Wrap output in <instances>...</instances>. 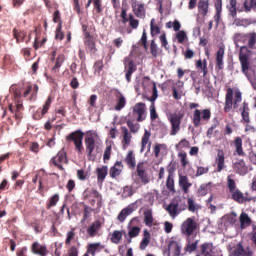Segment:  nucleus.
Here are the masks:
<instances>
[{"label":"nucleus","mask_w":256,"mask_h":256,"mask_svg":"<svg viewBox=\"0 0 256 256\" xmlns=\"http://www.w3.org/2000/svg\"><path fill=\"white\" fill-rule=\"evenodd\" d=\"M243 101V93L241 90L229 87L226 90L225 102H224V113H230L231 109H239V103Z\"/></svg>","instance_id":"nucleus-1"},{"label":"nucleus","mask_w":256,"mask_h":256,"mask_svg":"<svg viewBox=\"0 0 256 256\" xmlns=\"http://www.w3.org/2000/svg\"><path fill=\"white\" fill-rule=\"evenodd\" d=\"M211 121V109L205 108L203 110L195 109L192 115V122L194 127H201L204 123Z\"/></svg>","instance_id":"nucleus-2"},{"label":"nucleus","mask_w":256,"mask_h":256,"mask_svg":"<svg viewBox=\"0 0 256 256\" xmlns=\"http://www.w3.org/2000/svg\"><path fill=\"white\" fill-rule=\"evenodd\" d=\"M83 197L85 201H89L92 207H95V205L97 209H101V207H103V196L96 189H86L83 192Z\"/></svg>","instance_id":"nucleus-3"},{"label":"nucleus","mask_w":256,"mask_h":256,"mask_svg":"<svg viewBox=\"0 0 256 256\" xmlns=\"http://www.w3.org/2000/svg\"><path fill=\"white\" fill-rule=\"evenodd\" d=\"M185 117L183 111H177L168 115V121L171 125L170 135L175 136L181 131V121Z\"/></svg>","instance_id":"nucleus-4"},{"label":"nucleus","mask_w":256,"mask_h":256,"mask_svg":"<svg viewBox=\"0 0 256 256\" xmlns=\"http://www.w3.org/2000/svg\"><path fill=\"white\" fill-rule=\"evenodd\" d=\"M83 137H85V133L81 130H76L66 136V141L74 143L78 155H83Z\"/></svg>","instance_id":"nucleus-5"},{"label":"nucleus","mask_w":256,"mask_h":256,"mask_svg":"<svg viewBox=\"0 0 256 256\" xmlns=\"http://www.w3.org/2000/svg\"><path fill=\"white\" fill-rule=\"evenodd\" d=\"M181 202L182 200L180 197L174 198L166 207V211L169 213L172 219H175L177 215L181 214L182 211H185V209H187V205L182 204Z\"/></svg>","instance_id":"nucleus-6"},{"label":"nucleus","mask_w":256,"mask_h":256,"mask_svg":"<svg viewBox=\"0 0 256 256\" xmlns=\"http://www.w3.org/2000/svg\"><path fill=\"white\" fill-rule=\"evenodd\" d=\"M84 144L86 147V155L88 157V161H95L97 159V154H95V151L99 149L97 140H95L93 136H86L84 139Z\"/></svg>","instance_id":"nucleus-7"},{"label":"nucleus","mask_w":256,"mask_h":256,"mask_svg":"<svg viewBox=\"0 0 256 256\" xmlns=\"http://www.w3.org/2000/svg\"><path fill=\"white\" fill-rule=\"evenodd\" d=\"M67 163H69V159H67V152H65L64 149L60 150L49 162L51 167L54 166L56 169H59V171H65L63 165H67Z\"/></svg>","instance_id":"nucleus-8"},{"label":"nucleus","mask_w":256,"mask_h":256,"mask_svg":"<svg viewBox=\"0 0 256 256\" xmlns=\"http://www.w3.org/2000/svg\"><path fill=\"white\" fill-rule=\"evenodd\" d=\"M138 115L136 121L141 123L147 119V106L143 102H138L134 105L132 113L128 114L129 118L135 117Z\"/></svg>","instance_id":"nucleus-9"},{"label":"nucleus","mask_w":256,"mask_h":256,"mask_svg":"<svg viewBox=\"0 0 256 256\" xmlns=\"http://www.w3.org/2000/svg\"><path fill=\"white\" fill-rule=\"evenodd\" d=\"M181 233L182 235H185L186 237H191L197 230V222H195V219L193 218H187L182 224H181Z\"/></svg>","instance_id":"nucleus-10"},{"label":"nucleus","mask_w":256,"mask_h":256,"mask_svg":"<svg viewBox=\"0 0 256 256\" xmlns=\"http://www.w3.org/2000/svg\"><path fill=\"white\" fill-rule=\"evenodd\" d=\"M51 103H53V98L49 96L42 108H38L37 111L33 114V119L35 121H41V119L47 115L49 109H51Z\"/></svg>","instance_id":"nucleus-11"},{"label":"nucleus","mask_w":256,"mask_h":256,"mask_svg":"<svg viewBox=\"0 0 256 256\" xmlns=\"http://www.w3.org/2000/svg\"><path fill=\"white\" fill-rule=\"evenodd\" d=\"M136 175L140 179L142 185H147V183L151 181L149 179V174L147 173L145 162H138L136 166Z\"/></svg>","instance_id":"nucleus-12"},{"label":"nucleus","mask_w":256,"mask_h":256,"mask_svg":"<svg viewBox=\"0 0 256 256\" xmlns=\"http://www.w3.org/2000/svg\"><path fill=\"white\" fill-rule=\"evenodd\" d=\"M84 45L86 51H88L90 55H95V53H97V44L95 43V37H93V35H91V33L89 32H85Z\"/></svg>","instance_id":"nucleus-13"},{"label":"nucleus","mask_w":256,"mask_h":256,"mask_svg":"<svg viewBox=\"0 0 256 256\" xmlns=\"http://www.w3.org/2000/svg\"><path fill=\"white\" fill-rule=\"evenodd\" d=\"M8 111L14 115L16 121H21L23 119V102L13 101L8 105Z\"/></svg>","instance_id":"nucleus-14"},{"label":"nucleus","mask_w":256,"mask_h":256,"mask_svg":"<svg viewBox=\"0 0 256 256\" xmlns=\"http://www.w3.org/2000/svg\"><path fill=\"white\" fill-rule=\"evenodd\" d=\"M239 61L242 67V73L247 77V79L252 83L251 74H249V67H251V63L249 62V55L243 54L242 52L239 55Z\"/></svg>","instance_id":"nucleus-15"},{"label":"nucleus","mask_w":256,"mask_h":256,"mask_svg":"<svg viewBox=\"0 0 256 256\" xmlns=\"http://www.w3.org/2000/svg\"><path fill=\"white\" fill-rule=\"evenodd\" d=\"M132 11L138 19H145L147 11L145 10V4L137 0L132 1L131 3Z\"/></svg>","instance_id":"nucleus-16"},{"label":"nucleus","mask_w":256,"mask_h":256,"mask_svg":"<svg viewBox=\"0 0 256 256\" xmlns=\"http://www.w3.org/2000/svg\"><path fill=\"white\" fill-rule=\"evenodd\" d=\"M230 193L233 201H236V203H239L240 205H242V203H247V201H253V197H247V193L243 194L239 189Z\"/></svg>","instance_id":"nucleus-17"},{"label":"nucleus","mask_w":256,"mask_h":256,"mask_svg":"<svg viewBox=\"0 0 256 256\" xmlns=\"http://www.w3.org/2000/svg\"><path fill=\"white\" fill-rule=\"evenodd\" d=\"M134 211H137V205L135 203L129 204L126 208L122 209L118 214L117 219L120 223H124L125 219L131 215Z\"/></svg>","instance_id":"nucleus-18"},{"label":"nucleus","mask_w":256,"mask_h":256,"mask_svg":"<svg viewBox=\"0 0 256 256\" xmlns=\"http://www.w3.org/2000/svg\"><path fill=\"white\" fill-rule=\"evenodd\" d=\"M135 221L139 223V218H132L127 226L128 234H126V236L130 237V239H135V237H139V234L141 233V228H139L138 226H132Z\"/></svg>","instance_id":"nucleus-19"},{"label":"nucleus","mask_w":256,"mask_h":256,"mask_svg":"<svg viewBox=\"0 0 256 256\" xmlns=\"http://www.w3.org/2000/svg\"><path fill=\"white\" fill-rule=\"evenodd\" d=\"M181 242L170 240L168 244V256H181Z\"/></svg>","instance_id":"nucleus-20"},{"label":"nucleus","mask_w":256,"mask_h":256,"mask_svg":"<svg viewBox=\"0 0 256 256\" xmlns=\"http://www.w3.org/2000/svg\"><path fill=\"white\" fill-rule=\"evenodd\" d=\"M65 54H58L54 61V66L51 69V74L54 75L55 77H57V75H59L60 73V69L63 65V63H65Z\"/></svg>","instance_id":"nucleus-21"},{"label":"nucleus","mask_w":256,"mask_h":256,"mask_svg":"<svg viewBox=\"0 0 256 256\" xmlns=\"http://www.w3.org/2000/svg\"><path fill=\"white\" fill-rule=\"evenodd\" d=\"M234 256H253V250L251 247H243V243L239 242L233 251Z\"/></svg>","instance_id":"nucleus-22"},{"label":"nucleus","mask_w":256,"mask_h":256,"mask_svg":"<svg viewBox=\"0 0 256 256\" xmlns=\"http://www.w3.org/2000/svg\"><path fill=\"white\" fill-rule=\"evenodd\" d=\"M37 93H39V86L35 84L34 86L28 85L23 93V97L27 99L29 97V101H35L37 99Z\"/></svg>","instance_id":"nucleus-23"},{"label":"nucleus","mask_w":256,"mask_h":256,"mask_svg":"<svg viewBox=\"0 0 256 256\" xmlns=\"http://www.w3.org/2000/svg\"><path fill=\"white\" fill-rule=\"evenodd\" d=\"M31 252L34 253V255H39V256L49 255V250H47V246L41 245L39 242H34L32 244Z\"/></svg>","instance_id":"nucleus-24"},{"label":"nucleus","mask_w":256,"mask_h":256,"mask_svg":"<svg viewBox=\"0 0 256 256\" xmlns=\"http://www.w3.org/2000/svg\"><path fill=\"white\" fill-rule=\"evenodd\" d=\"M121 131H122V149H127V147H129V145H131V139H133V135H131V132L129 131V129L125 126L121 127Z\"/></svg>","instance_id":"nucleus-25"},{"label":"nucleus","mask_w":256,"mask_h":256,"mask_svg":"<svg viewBox=\"0 0 256 256\" xmlns=\"http://www.w3.org/2000/svg\"><path fill=\"white\" fill-rule=\"evenodd\" d=\"M123 162L116 161L115 164L110 168L109 175L112 179H117L121 173H123Z\"/></svg>","instance_id":"nucleus-26"},{"label":"nucleus","mask_w":256,"mask_h":256,"mask_svg":"<svg viewBox=\"0 0 256 256\" xmlns=\"http://www.w3.org/2000/svg\"><path fill=\"white\" fill-rule=\"evenodd\" d=\"M178 185H179L180 189H182L183 193L187 194V193H189V188L193 184L191 182H189V177H187V175L179 174Z\"/></svg>","instance_id":"nucleus-27"},{"label":"nucleus","mask_w":256,"mask_h":256,"mask_svg":"<svg viewBox=\"0 0 256 256\" xmlns=\"http://www.w3.org/2000/svg\"><path fill=\"white\" fill-rule=\"evenodd\" d=\"M124 163H126L128 169H135L137 167V159L135 158V152L133 150L128 151L126 157L124 158Z\"/></svg>","instance_id":"nucleus-28"},{"label":"nucleus","mask_w":256,"mask_h":256,"mask_svg":"<svg viewBox=\"0 0 256 256\" xmlns=\"http://www.w3.org/2000/svg\"><path fill=\"white\" fill-rule=\"evenodd\" d=\"M123 235L124 237H127L125 230H114L110 235L111 243H114V245H119L123 239Z\"/></svg>","instance_id":"nucleus-29"},{"label":"nucleus","mask_w":256,"mask_h":256,"mask_svg":"<svg viewBox=\"0 0 256 256\" xmlns=\"http://www.w3.org/2000/svg\"><path fill=\"white\" fill-rule=\"evenodd\" d=\"M215 163L217 165V172L221 173L225 169V152L223 150H218Z\"/></svg>","instance_id":"nucleus-30"},{"label":"nucleus","mask_w":256,"mask_h":256,"mask_svg":"<svg viewBox=\"0 0 256 256\" xmlns=\"http://www.w3.org/2000/svg\"><path fill=\"white\" fill-rule=\"evenodd\" d=\"M99 231H101V221L96 220L88 227L87 234L89 237H97Z\"/></svg>","instance_id":"nucleus-31"},{"label":"nucleus","mask_w":256,"mask_h":256,"mask_svg":"<svg viewBox=\"0 0 256 256\" xmlns=\"http://www.w3.org/2000/svg\"><path fill=\"white\" fill-rule=\"evenodd\" d=\"M250 111H251V109L249 108V103L244 101L242 103V107L240 108L242 121H244V123H251V118L249 117Z\"/></svg>","instance_id":"nucleus-32"},{"label":"nucleus","mask_w":256,"mask_h":256,"mask_svg":"<svg viewBox=\"0 0 256 256\" xmlns=\"http://www.w3.org/2000/svg\"><path fill=\"white\" fill-rule=\"evenodd\" d=\"M109 174V168L107 166H102L96 168V175L98 183H104L107 175Z\"/></svg>","instance_id":"nucleus-33"},{"label":"nucleus","mask_w":256,"mask_h":256,"mask_svg":"<svg viewBox=\"0 0 256 256\" xmlns=\"http://www.w3.org/2000/svg\"><path fill=\"white\" fill-rule=\"evenodd\" d=\"M223 57H225V48L220 47L216 52V69L219 71L223 70L224 67Z\"/></svg>","instance_id":"nucleus-34"},{"label":"nucleus","mask_w":256,"mask_h":256,"mask_svg":"<svg viewBox=\"0 0 256 256\" xmlns=\"http://www.w3.org/2000/svg\"><path fill=\"white\" fill-rule=\"evenodd\" d=\"M149 139H151V132H149V130H145L141 140V149H140L141 153L145 151V147H147V145H148V151H151V142H149Z\"/></svg>","instance_id":"nucleus-35"},{"label":"nucleus","mask_w":256,"mask_h":256,"mask_svg":"<svg viewBox=\"0 0 256 256\" xmlns=\"http://www.w3.org/2000/svg\"><path fill=\"white\" fill-rule=\"evenodd\" d=\"M149 243H151V233L146 229L143 232V238L140 242V250L145 251L149 247Z\"/></svg>","instance_id":"nucleus-36"},{"label":"nucleus","mask_w":256,"mask_h":256,"mask_svg":"<svg viewBox=\"0 0 256 256\" xmlns=\"http://www.w3.org/2000/svg\"><path fill=\"white\" fill-rule=\"evenodd\" d=\"M234 169L238 175H247V171H249L244 160L234 163Z\"/></svg>","instance_id":"nucleus-37"},{"label":"nucleus","mask_w":256,"mask_h":256,"mask_svg":"<svg viewBox=\"0 0 256 256\" xmlns=\"http://www.w3.org/2000/svg\"><path fill=\"white\" fill-rule=\"evenodd\" d=\"M198 11L202 17H207L209 13V0H199Z\"/></svg>","instance_id":"nucleus-38"},{"label":"nucleus","mask_w":256,"mask_h":256,"mask_svg":"<svg viewBox=\"0 0 256 256\" xmlns=\"http://www.w3.org/2000/svg\"><path fill=\"white\" fill-rule=\"evenodd\" d=\"M234 147L236 151V155L239 157H245V151H243V139L241 137H236L234 140Z\"/></svg>","instance_id":"nucleus-39"},{"label":"nucleus","mask_w":256,"mask_h":256,"mask_svg":"<svg viewBox=\"0 0 256 256\" xmlns=\"http://www.w3.org/2000/svg\"><path fill=\"white\" fill-rule=\"evenodd\" d=\"M200 253L204 256H213V243L205 242L200 246Z\"/></svg>","instance_id":"nucleus-40"},{"label":"nucleus","mask_w":256,"mask_h":256,"mask_svg":"<svg viewBox=\"0 0 256 256\" xmlns=\"http://www.w3.org/2000/svg\"><path fill=\"white\" fill-rule=\"evenodd\" d=\"M102 249H105V245H101L100 242L91 243L87 247V253L89 255L95 256L96 251H102Z\"/></svg>","instance_id":"nucleus-41"},{"label":"nucleus","mask_w":256,"mask_h":256,"mask_svg":"<svg viewBox=\"0 0 256 256\" xmlns=\"http://www.w3.org/2000/svg\"><path fill=\"white\" fill-rule=\"evenodd\" d=\"M135 71H137V65H135V62L133 60L128 61V69L125 74L126 81L128 83H131V76Z\"/></svg>","instance_id":"nucleus-42"},{"label":"nucleus","mask_w":256,"mask_h":256,"mask_svg":"<svg viewBox=\"0 0 256 256\" xmlns=\"http://www.w3.org/2000/svg\"><path fill=\"white\" fill-rule=\"evenodd\" d=\"M249 49H256V32H249L244 35Z\"/></svg>","instance_id":"nucleus-43"},{"label":"nucleus","mask_w":256,"mask_h":256,"mask_svg":"<svg viewBox=\"0 0 256 256\" xmlns=\"http://www.w3.org/2000/svg\"><path fill=\"white\" fill-rule=\"evenodd\" d=\"M199 245V240H196L195 242L191 243V238H187V244L184 247V254L186 253H193L197 251V247Z\"/></svg>","instance_id":"nucleus-44"},{"label":"nucleus","mask_w":256,"mask_h":256,"mask_svg":"<svg viewBox=\"0 0 256 256\" xmlns=\"http://www.w3.org/2000/svg\"><path fill=\"white\" fill-rule=\"evenodd\" d=\"M229 4L227 5V9L229 11L230 17L232 19L237 18V0H228Z\"/></svg>","instance_id":"nucleus-45"},{"label":"nucleus","mask_w":256,"mask_h":256,"mask_svg":"<svg viewBox=\"0 0 256 256\" xmlns=\"http://www.w3.org/2000/svg\"><path fill=\"white\" fill-rule=\"evenodd\" d=\"M135 117H132L126 121L127 127L130 129V133H139L141 125L139 123H134Z\"/></svg>","instance_id":"nucleus-46"},{"label":"nucleus","mask_w":256,"mask_h":256,"mask_svg":"<svg viewBox=\"0 0 256 256\" xmlns=\"http://www.w3.org/2000/svg\"><path fill=\"white\" fill-rule=\"evenodd\" d=\"M196 69H199L200 71H202L203 77H207V73H209V69L207 68V59L197 60Z\"/></svg>","instance_id":"nucleus-47"},{"label":"nucleus","mask_w":256,"mask_h":256,"mask_svg":"<svg viewBox=\"0 0 256 256\" xmlns=\"http://www.w3.org/2000/svg\"><path fill=\"white\" fill-rule=\"evenodd\" d=\"M12 33L17 43H23V41H25V38L27 37V32H23L21 30H18L17 28H14Z\"/></svg>","instance_id":"nucleus-48"},{"label":"nucleus","mask_w":256,"mask_h":256,"mask_svg":"<svg viewBox=\"0 0 256 256\" xmlns=\"http://www.w3.org/2000/svg\"><path fill=\"white\" fill-rule=\"evenodd\" d=\"M125 105H127V99L125 98V96L123 94H120L118 96V100L116 102L114 109H115V111H121V109H123L125 107Z\"/></svg>","instance_id":"nucleus-49"},{"label":"nucleus","mask_w":256,"mask_h":256,"mask_svg":"<svg viewBox=\"0 0 256 256\" xmlns=\"http://www.w3.org/2000/svg\"><path fill=\"white\" fill-rule=\"evenodd\" d=\"M144 223L147 227H153V212L151 210L144 211Z\"/></svg>","instance_id":"nucleus-50"},{"label":"nucleus","mask_w":256,"mask_h":256,"mask_svg":"<svg viewBox=\"0 0 256 256\" xmlns=\"http://www.w3.org/2000/svg\"><path fill=\"white\" fill-rule=\"evenodd\" d=\"M251 225V218H249V215L247 213L243 212L240 215V227L241 229H245V227Z\"/></svg>","instance_id":"nucleus-51"},{"label":"nucleus","mask_w":256,"mask_h":256,"mask_svg":"<svg viewBox=\"0 0 256 256\" xmlns=\"http://www.w3.org/2000/svg\"><path fill=\"white\" fill-rule=\"evenodd\" d=\"M59 203V194L52 195L47 203H46V209H51V207H55Z\"/></svg>","instance_id":"nucleus-52"},{"label":"nucleus","mask_w":256,"mask_h":256,"mask_svg":"<svg viewBox=\"0 0 256 256\" xmlns=\"http://www.w3.org/2000/svg\"><path fill=\"white\" fill-rule=\"evenodd\" d=\"M62 29L63 23L60 22L55 31V39H58V41H63V39H65V34L63 33Z\"/></svg>","instance_id":"nucleus-53"},{"label":"nucleus","mask_w":256,"mask_h":256,"mask_svg":"<svg viewBox=\"0 0 256 256\" xmlns=\"http://www.w3.org/2000/svg\"><path fill=\"white\" fill-rule=\"evenodd\" d=\"M166 187L170 193H175V179L174 176H168L166 180Z\"/></svg>","instance_id":"nucleus-54"},{"label":"nucleus","mask_w":256,"mask_h":256,"mask_svg":"<svg viewBox=\"0 0 256 256\" xmlns=\"http://www.w3.org/2000/svg\"><path fill=\"white\" fill-rule=\"evenodd\" d=\"M215 9L216 13L214 15V21L216 22V25H219V22L221 21V11H223V4H216Z\"/></svg>","instance_id":"nucleus-55"},{"label":"nucleus","mask_w":256,"mask_h":256,"mask_svg":"<svg viewBox=\"0 0 256 256\" xmlns=\"http://www.w3.org/2000/svg\"><path fill=\"white\" fill-rule=\"evenodd\" d=\"M256 0H245L244 1V11L245 13H249L251 9H255Z\"/></svg>","instance_id":"nucleus-56"},{"label":"nucleus","mask_w":256,"mask_h":256,"mask_svg":"<svg viewBox=\"0 0 256 256\" xmlns=\"http://www.w3.org/2000/svg\"><path fill=\"white\" fill-rule=\"evenodd\" d=\"M11 91L13 93V101L22 102L21 97H23V92L21 91V89L12 88Z\"/></svg>","instance_id":"nucleus-57"},{"label":"nucleus","mask_w":256,"mask_h":256,"mask_svg":"<svg viewBox=\"0 0 256 256\" xmlns=\"http://www.w3.org/2000/svg\"><path fill=\"white\" fill-rule=\"evenodd\" d=\"M227 185L230 193L234 192L237 190V183H235V180L231 178V175L227 177Z\"/></svg>","instance_id":"nucleus-58"},{"label":"nucleus","mask_w":256,"mask_h":256,"mask_svg":"<svg viewBox=\"0 0 256 256\" xmlns=\"http://www.w3.org/2000/svg\"><path fill=\"white\" fill-rule=\"evenodd\" d=\"M157 97H159L158 91H157V84L153 83L152 88V96L149 98L147 97V101H150L151 103H155L157 101Z\"/></svg>","instance_id":"nucleus-59"},{"label":"nucleus","mask_w":256,"mask_h":256,"mask_svg":"<svg viewBox=\"0 0 256 256\" xmlns=\"http://www.w3.org/2000/svg\"><path fill=\"white\" fill-rule=\"evenodd\" d=\"M178 157L180 159L182 167H187V165H189V160L187 159V152L178 153Z\"/></svg>","instance_id":"nucleus-60"},{"label":"nucleus","mask_w":256,"mask_h":256,"mask_svg":"<svg viewBox=\"0 0 256 256\" xmlns=\"http://www.w3.org/2000/svg\"><path fill=\"white\" fill-rule=\"evenodd\" d=\"M209 173V166H197L195 177H201V175H207Z\"/></svg>","instance_id":"nucleus-61"},{"label":"nucleus","mask_w":256,"mask_h":256,"mask_svg":"<svg viewBox=\"0 0 256 256\" xmlns=\"http://www.w3.org/2000/svg\"><path fill=\"white\" fill-rule=\"evenodd\" d=\"M150 53H151L152 57H157V55H159V48L157 47L155 40H151Z\"/></svg>","instance_id":"nucleus-62"},{"label":"nucleus","mask_w":256,"mask_h":256,"mask_svg":"<svg viewBox=\"0 0 256 256\" xmlns=\"http://www.w3.org/2000/svg\"><path fill=\"white\" fill-rule=\"evenodd\" d=\"M176 39L178 43H185V39H187V33H185L183 30L178 31L176 34Z\"/></svg>","instance_id":"nucleus-63"},{"label":"nucleus","mask_w":256,"mask_h":256,"mask_svg":"<svg viewBox=\"0 0 256 256\" xmlns=\"http://www.w3.org/2000/svg\"><path fill=\"white\" fill-rule=\"evenodd\" d=\"M111 146H107L106 149L104 150L103 154V161L104 163H107L109 159H111Z\"/></svg>","instance_id":"nucleus-64"}]
</instances>
